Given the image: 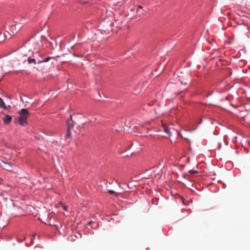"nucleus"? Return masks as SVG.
<instances>
[{"label":"nucleus","mask_w":250,"mask_h":250,"mask_svg":"<svg viewBox=\"0 0 250 250\" xmlns=\"http://www.w3.org/2000/svg\"><path fill=\"white\" fill-rule=\"evenodd\" d=\"M20 117L15 119L14 123L22 126L27 124V119L29 116V113L26 108L21 109L19 112Z\"/></svg>","instance_id":"f257e3e1"},{"label":"nucleus","mask_w":250,"mask_h":250,"mask_svg":"<svg viewBox=\"0 0 250 250\" xmlns=\"http://www.w3.org/2000/svg\"><path fill=\"white\" fill-rule=\"evenodd\" d=\"M235 27L237 30L242 32L245 35L250 34V26L247 23L238 24Z\"/></svg>","instance_id":"f03ea898"},{"label":"nucleus","mask_w":250,"mask_h":250,"mask_svg":"<svg viewBox=\"0 0 250 250\" xmlns=\"http://www.w3.org/2000/svg\"><path fill=\"white\" fill-rule=\"evenodd\" d=\"M0 165L1 167L3 168L4 169L9 171H12L13 170V167H15V165L9 163L5 161L1 160L0 162Z\"/></svg>","instance_id":"7ed1b4c3"},{"label":"nucleus","mask_w":250,"mask_h":250,"mask_svg":"<svg viewBox=\"0 0 250 250\" xmlns=\"http://www.w3.org/2000/svg\"><path fill=\"white\" fill-rule=\"evenodd\" d=\"M99 227V223L98 221H90L89 222L87 225L86 227L88 229L89 228H91L93 229H96Z\"/></svg>","instance_id":"20e7f679"},{"label":"nucleus","mask_w":250,"mask_h":250,"mask_svg":"<svg viewBox=\"0 0 250 250\" xmlns=\"http://www.w3.org/2000/svg\"><path fill=\"white\" fill-rule=\"evenodd\" d=\"M10 32L7 33L10 35V36H14L17 32V29L16 25H11L9 27Z\"/></svg>","instance_id":"39448f33"},{"label":"nucleus","mask_w":250,"mask_h":250,"mask_svg":"<svg viewBox=\"0 0 250 250\" xmlns=\"http://www.w3.org/2000/svg\"><path fill=\"white\" fill-rule=\"evenodd\" d=\"M3 122L5 125H8L12 121V117L8 114L3 118Z\"/></svg>","instance_id":"423d86ee"},{"label":"nucleus","mask_w":250,"mask_h":250,"mask_svg":"<svg viewBox=\"0 0 250 250\" xmlns=\"http://www.w3.org/2000/svg\"><path fill=\"white\" fill-rule=\"evenodd\" d=\"M67 128H70V129H71L74 126L73 121L72 120V116L71 115H70V116H69V118L67 120Z\"/></svg>","instance_id":"0eeeda50"},{"label":"nucleus","mask_w":250,"mask_h":250,"mask_svg":"<svg viewBox=\"0 0 250 250\" xmlns=\"http://www.w3.org/2000/svg\"><path fill=\"white\" fill-rule=\"evenodd\" d=\"M54 58L52 57H48L44 59L38 60V63H41L42 62H46L51 59H53Z\"/></svg>","instance_id":"6e6552de"},{"label":"nucleus","mask_w":250,"mask_h":250,"mask_svg":"<svg viewBox=\"0 0 250 250\" xmlns=\"http://www.w3.org/2000/svg\"><path fill=\"white\" fill-rule=\"evenodd\" d=\"M38 59H33V58L29 57L27 59V61L29 62V63H33L34 64H36V63H38Z\"/></svg>","instance_id":"1a4fd4ad"},{"label":"nucleus","mask_w":250,"mask_h":250,"mask_svg":"<svg viewBox=\"0 0 250 250\" xmlns=\"http://www.w3.org/2000/svg\"><path fill=\"white\" fill-rule=\"evenodd\" d=\"M0 108H2L3 109H7L4 101L1 98H0Z\"/></svg>","instance_id":"9d476101"},{"label":"nucleus","mask_w":250,"mask_h":250,"mask_svg":"<svg viewBox=\"0 0 250 250\" xmlns=\"http://www.w3.org/2000/svg\"><path fill=\"white\" fill-rule=\"evenodd\" d=\"M162 126H163L164 131L166 133H168V134L170 133V131L169 130V129L168 128V127H167V126L166 125H163Z\"/></svg>","instance_id":"9b49d317"},{"label":"nucleus","mask_w":250,"mask_h":250,"mask_svg":"<svg viewBox=\"0 0 250 250\" xmlns=\"http://www.w3.org/2000/svg\"><path fill=\"white\" fill-rule=\"evenodd\" d=\"M108 192L109 194H114L116 197H118L119 195V194H120L119 193L116 192H115V191H114L113 190H112V189L109 190L108 191Z\"/></svg>","instance_id":"f8f14e48"},{"label":"nucleus","mask_w":250,"mask_h":250,"mask_svg":"<svg viewBox=\"0 0 250 250\" xmlns=\"http://www.w3.org/2000/svg\"><path fill=\"white\" fill-rule=\"evenodd\" d=\"M59 204H60L62 206V207L63 208V209L65 211H67L68 206L66 205H64L62 202H60L59 203Z\"/></svg>","instance_id":"ddd939ff"},{"label":"nucleus","mask_w":250,"mask_h":250,"mask_svg":"<svg viewBox=\"0 0 250 250\" xmlns=\"http://www.w3.org/2000/svg\"><path fill=\"white\" fill-rule=\"evenodd\" d=\"M66 136L68 138H70L71 137V129L67 128Z\"/></svg>","instance_id":"4468645a"},{"label":"nucleus","mask_w":250,"mask_h":250,"mask_svg":"<svg viewBox=\"0 0 250 250\" xmlns=\"http://www.w3.org/2000/svg\"><path fill=\"white\" fill-rule=\"evenodd\" d=\"M189 173L191 174H195L198 173V171L195 170L191 169L189 170Z\"/></svg>","instance_id":"2eb2a0df"},{"label":"nucleus","mask_w":250,"mask_h":250,"mask_svg":"<svg viewBox=\"0 0 250 250\" xmlns=\"http://www.w3.org/2000/svg\"><path fill=\"white\" fill-rule=\"evenodd\" d=\"M139 8L142 9V8H143V7H142V6H141V5H139V6H138L137 11H139V10H138V9H139Z\"/></svg>","instance_id":"dca6fc26"},{"label":"nucleus","mask_w":250,"mask_h":250,"mask_svg":"<svg viewBox=\"0 0 250 250\" xmlns=\"http://www.w3.org/2000/svg\"><path fill=\"white\" fill-rule=\"evenodd\" d=\"M2 181V179L0 178V184L1 183V182Z\"/></svg>","instance_id":"f3484780"},{"label":"nucleus","mask_w":250,"mask_h":250,"mask_svg":"<svg viewBox=\"0 0 250 250\" xmlns=\"http://www.w3.org/2000/svg\"><path fill=\"white\" fill-rule=\"evenodd\" d=\"M4 35L6 38L7 37L6 35L5 34V33H4Z\"/></svg>","instance_id":"a211bd4d"},{"label":"nucleus","mask_w":250,"mask_h":250,"mask_svg":"<svg viewBox=\"0 0 250 250\" xmlns=\"http://www.w3.org/2000/svg\"><path fill=\"white\" fill-rule=\"evenodd\" d=\"M109 184H112V182H109Z\"/></svg>","instance_id":"6ab92c4d"},{"label":"nucleus","mask_w":250,"mask_h":250,"mask_svg":"<svg viewBox=\"0 0 250 250\" xmlns=\"http://www.w3.org/2000/svg\"><path fill=\"white\" fill-rule=\"evenodd\" d=\"M1 35H1V33H0V36H1Z\"/></svg>","instance_id":"aec40b11"},{"label":"nucleus","mask_w":250,"mask_h":250,"mask_svg":"<svg viewBox=\"0 0 250 250\" xmlns=\"http://www.w3.org/2000/svg\"><path fill=\"white\" fill-rule=\"evenodd\" d=\"M2 42V40H0V42Z\"/></svg>","instance_id":"412c9836"}]
</instances>
